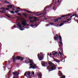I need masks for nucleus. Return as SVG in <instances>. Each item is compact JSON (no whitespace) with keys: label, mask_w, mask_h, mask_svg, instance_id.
Here are the masks:
<instances>
[{"label":"nucleus","mask_w":78,"mask_h":78,"mask_svg":"<svg viewBox=\"0 0 78 78\" xmlns=\"http://www.w3.org/2000/svg\"><path fill=\"white\" fill-rule=\"evenodd\" d=\"M54 2L55 0H53L51 4H50L49 5H48L46 7H45L44 9V11H43V13H40L39 14H37L36 15V16H41V15H42L43 14H44L43 16H44V15H45V14L47 13V12H46V9H50L51 8V6H52V5H53V3H54Z\"/></svg>","instance_id":"nucleus-1"},{"label":"nucleus","mask_w":78,"mask_h":78,"mask_svg":"<svg viewBox=\"0 0 78 78\" xmlns=\"http://www.w3.org/2000/svg\"><path fill=\"white\" fill-rule=\"evenodd\" d=\"M47 70H48L49 72L52 71L56 69V66L55 65H54L51 67L50 66H48L47 67Z\"/></svg>","instance_id":"nucleus-2"},{"label":"nucleus","mask_w":78,"mask_h":78,"mask_svg":"<svg viewBox=\"0 0 78 78\" xmlns=\"http://www.w3.org/2000/svg\"><path fill=\"white\" fill-rule=\"evenodd\" d=\"M72 15V14L71 13L70 14H66V15H62L61 16V17H58L57 18V19H56L55 21L54 22H58V20H61V19H62V18H64V17H66L67 16H70Z\"/></svg>","instance_id":"nucleus-3"},{"label":"nucleus","mask_w":78,"mask_h":78,"mask_svg":"<svg viewBox=\"0 0 78 78\" xmlns=\"http://www.w3.org/2000/svg\"><path fill=\"white\" fill-rule=\"evenodd\" d=\"M58 37L59 39V41H59V43L61 45H62V37L61 36V35H59V36H58L57 34H56L55 35V37H54V39L55 41H57L58 40Z\"/></svg>","instance_id":"nucleus-4"},{"label":"nucleus","mask_w":78,"mask_h":78,"mask_svg":"<svg viewBox=\"0 0 78 78\" xmlns=\"http://www.w3.org/2000/svg\"><path fill=\"white\" fill-rule=\"evenodd\" d=\"M28 59L29 61L27 60H26L24 61V62L26 63H30V66H33V64H34V62H33V60L32 59H30L29 58H28Z\"/></svg>","instance_id":"nucleus-5"},{"label":"nucleus","mask_w":78,"mask_h":78,"mask_svg":"<svg viewBox=\"0 0 78 78\" xmlns=\"http://www.w3.org/2000/svg\"><path fill=\"white\" fill-rule=\"evenodd\" d=\"M38 58L40 61H42L44 59V56L42 55L39 54L38 53L37 54Z\"/></svg>","instance_id":"nucleus-6"},{"label":"nucleus","mask_w":78,"mask_h":78,"mask_svg":"<svg viewBox=\"0 0 78 78\" xmlns=\"http://www.w3.org/2000/svg\"><path fill=\"white\" fill-rule=\"evenodd\" d=\"M16 25H17L18 27H20V30H21V31L23 30V29H21L23 27H21L22 25H21V24H20V23H18L16 24Z\"/></svg>","instance_id":"nucleus-7"},{"label":"nucleus","mask_w":78,"mask_h":78,"mask_svg":"<svg viewBox=\"0 0 78 78\" xmlns=\"http://www.w3.org/2000/svg\"><path fill=\"white\" fill-rule=\"evenodd\" d=\"M30 26L31 27H37V26H38V25H37V24L35 23L34 25L30 24ZM36 27H35V28H36Z\"/></svg>","instance_id":"nucleus-8"},{"label":"nucleus","mask_w":78,"mask_h":78,"mask_svg":"<svg viewBox=\"0 0 78 78\" xmlns=\"http://www.w3.org/2000/svg\"><path fill=\"white\" fill-rule=\"evenodd\" d=\"M22 24L23 25V27H25V25H27V22L26 21H23V22H22Z\"/></svg>","instance_id":"nucleus-9"},{"label":"nucleus","mask_w":78,"mask_h":78,"mask_svg":"<svg viewBox=\"0 0 78 78\" xmlns=\"http://www.w3.org/2000/svg\"><path fill=\"white\" fill-rule=\"evenodd\" d=\"M25 11L26 13H29V14H33V12L27 10H25Z\"/></svg>","instance_id":"nucleus-10"},{"label":"nucleus","mask_w":78,"mask_h":78,"mask_svg":"<svg viewBox=\"0 0 78 78\" xmlns=\"http://www.w3.org/2000/svg\"><path fill=\"white\" fill-rule=\"evenodd\" d=\"M58 52H56L55 51H53L52 52V54L53 56H55L56 55H58Z\"/></svg>","instance_id":"nucleus-11"},{"label":"nucleus","mask_w":78,"mask_h":78,"mask_svg":"<svg viewBox=\"0 0 78 78\" xmlns=\"http://www.w3.org/2000/svg\"><path fill=\"white\" fill-rule=\"evenodd\" d=\"M58 76H62V73L60 71H59L58 73Z\"/></svg>","instance_id":"nucleus-12"},{"label":"nucleus","mask_w":78,"mask_h":78,"mask_svg":"<svg viewBox=\"0 0 78 78\" xmlns=\"http://www.w3.org/2000/svg\"><path fill=\"white\" fill-rule=\"evenodd\" d=\"M53 59L54 61H55V62H61V61L57 60V59H55V58H53Z\"/></svg>","instance_id":"nucleus-13"},{"label":"nucleus","mask_w":78,"mask_h":78,"mask_svg":"<svg viewBox=\"0 0 78 78\" xmlns=\"http://www.w3.org/2000/svg\"><path fill=\"white\" fill-rule=\"evenodd\" d=\"M13 5L11 4H10L9 5H8L7 6V8H12Z\"/></svg>","instance_id":"nucleus-14"},{"label":"nucleus","mask_w":78,"mask_h":78,"mask_svg":"<svg viewBox=\"0 0 78 78\" xmlns=\"http://www.w3.org/2000/svg\"><path fill=\"white\" fill-rule=\"evenodd\" d=\"M16 59H17L18 60H20L21 58V57L19 56H17L15 57Z\"/></svg>","instance_id":"nucleus-15"},{"label":"nucleus","mask_w":78,"mask_h":78,"mask_svg":"<svg viewBox=\"0 0 78 78\" xmlns=\"http://www.w3.org/2000/svg\"><path fill=\"white\" fill-rule=\"evenodd\" d=\"M13 75H15V76H17L18 75V73L17 72H13Z\"/></svg>","instance_id":"nucleus-16"},{"label":"nucleus","mask_w":78,"mask_h":78,"mask_svg":"<svg viewBox=\"0 0 78 78\" xmlns=\"http://www.w3.org/2000/svg\"><path fill=\"white\" fill-rule=\"evenodd\" d=\"M12 59L13 60V62H15V61H16V59H15V55H14L12 57Z\"/></svg>","instance_id":"nucleus-17"},{"label":"nucleus","mask_w":78,"mask_h":78,"mask_svg":"<svg viewBox=\"0 0 78 78\" xmlns=\"http://www.w3.org/2000/svg\"><path fill=\"white\" fill-rule=\"evenodd\" d=\"M1 12L2 13H5L6 12V9H2Z\"/></svg>","instance_id":"nucleus-18"},{"label":"nucleus","mask_w":78,"mask_h":78,"mask_svg":"<svg viewBox=\"0 0 78 78\" xmlns=\"http://www.w3.org/2000/svg\"><path fill=\"white\" fill-rule=\"evenodd\" d=\"M37 75L38 77H40V78H42V74L38 73Z\"/></svg>","instance_id":"nucleus-19"},{"label":"nucleus","mask_w":78,"mask_h":78,"mask_svg":"<svg viewBox=\"0 0 78 78\" xmlns=\"http://www.w3.org/2000/svg\"><path fill=\"white\" fill-rule=\"evenodd\" d=\"M46 63H47V62H43L41 63L42 66H45V65H46Z\"/></svg>","instance_id":"nucleus-20"},{"label":"nucleus","mask_w":78,"mask_h":78,"mask_svg":"<svg viewBox=\"0 0 78 78\" xmlns=\"http://www.w3.org/2000/svg\"><path fill=\"white\" fill-rule=\"evenodd\" d=\"M27 73L29 76H30V74H31V72H30V71H28Z\"/></svg>","instance_id":"nucleus-21"},{"label":"nucleus","mask_w":78,"mask_h":78,"mask_svg":"<svg viewBox=\"0 0 78 78\" xmlns=\"http://www.w3.org/2000/svg\"><path fill=\"white\" fill-rule=\"evenodd\" d=\"M23 15H24V16H25V17H27V14L25 13H24L23 14Z\"/></svg>","instance_id":"nucleus-22"},{"label":"nucleus","mask_w":78,"mask_h":78,"mask_svg":"<svg viewBox=\"0 0 78 78\" xmlns=\"http://www.w3.org/2000/svg\"><path fill=\"white\" fill-rule=\"evenodd\" d=\"M48 63L50 66H52V65L54 64V63L51 62H49Z\"/></svg>","instance_id":"nucleus-23"},{"label":"nucleus","mask_w":78,"mask_h":78,"mask_svg":"<svg viewBox=\"0 0 78 78\" xmlns=\"http://www.w3.org/2000/svg\"><path fill=\"white\" fill-rule=\"evenodd\" d=\"M4 2L5 3H8V4H11V3L9 2H8V1H4Z\"/></svg>","instance_id":"nucleus-24"},{"label":"nucleus","mask_w":78,"mask_h":78,"mask_svg":"<svg viewBox=\"0 0 78 78\" xmlns=\"http://www.w3.org/2000/svg\"><path fill=\"white\" fill-rule=\"evenodd\" d=\"M9 12H10V13H11V14H14V12L13 11H11L10 10H9Z\"/></svg>","instance_id":"nucleus-25"},{"label":"nucleus","mask_w":78,"mask_h":78,"mask_svg":"<svg viewBox=\"0 0 78 78\" xmlns=\"http://www.w3.org/2000/svg\"><path fill=\"white\" fill-rule=\"evenodd\" d=\"M16 26V25H14L13 26V27H12V29H14L15 28H18V27H17Z\"/></svg>","instance_id":"nucleus-26"},{"label":"nucleus","mask_w":78,"mask_h":78,"mask_svg":"<svg viewBox=\"0 0 78 78\" xmlns=\"http://www.w3.org/2000/svg\"><path fill=\"white\" fill-rule=\"evenodd\" d=\"M5 15L6 16H7L9 18H11V17L10 16H9L7 14H5Z\"/></svg>","instance_id":"nucleus-27"},{"label":"nucleus","mask_w":78,"mask_h":78,"mask_svg":"<svg viewBox=\"0 0 78 78\" xmlns=\"http://www.w3.org/2000/svg\"><path fill=\"white\" fill-rule=\"evenodd\" d=\"M66 78V76H62L60 77V78Z\"/></svg>","instance_id":"nucleus-28"},{"label":"nucleus","mask_w":78,"mask_h":78,"mask_svg":"<svg viewBox=\"0 0 78 78\" xmlns=\"http://www.w3.org/2000/svg\"><path fill=\"white\" fill-rule=\"evenodd\" d=\"M32 66L33 67H32V68L33 69H35V68L36 67V66H35V65L34 66L33 65L32 66Z\"/></svg>","instance_id":"nucleus-29"},{"label":"nucleus","mask_w":78,"mask_h":78,"mask_svg":"<svg viewBox=\"0 0 78 78\" xmlns=\"http://www.w3.org/2000/svg\"><path fill=\"white\" fill-rule=\"evenodd\" d=\"M33 17H34V19L37 20V18L36 17L34 16Z\"/></svg>","instance_id":"nucleus-30"},{"label":"nucleus","mask_w":78,"mask_h":78,"mask_svg":"<svg viewBox=\"0 0 78 78\" xmlns=\"http://www.w3.org/2000/svg\"><path fill=\"white\" fill-rule=\"evenodd\" d=\"M17 9H20V10L21 11H22V9H20V7H17Z\"/></svg>","instance_id":"nucleus-31"},{"label":"nucleus","mask_w":78,"mask_h":78,"mask_svg":"<svg viewBox=\"0 0 78 78\" xmlns=\"http://www.w3.org/2000/svg\"><path fill=\"white\" fill-rule=\"evenodd\" d=\"M31 74H32V75H34V72H32L31 73Z\"/></svg>","instance_id":"nucleus-32"},{"label":"nucleus","mask_w":78,"mask_h":78,"mask_svg":"<svg viewBox=\"0 0 78 78\" xmlns=\"http://www.w3.org/2000/svg\"><path fill=\"white\" fill-rule=\"evenodd\" d=\"M21 59V61H22L23 60V58L21 57V58L20 59Z\"/></svg>","instance_id":"nucleus-33"},{"label":"nucleus","mask_w":78,"mask_h":78,"mask_svg":"<svg viewBox=\"0 0 78 78\" xmlns=\"http://www.w3.org/2000/svg\"><path fill=\"white\" fill-rule=\"evenodd\" d=\"M29 19H33V17L29 16Z\"/></svg>","instance_id":"nucleus-34"},{"label":"nucleus","mask_w":78,"mask_h":78,"mask_svg":"<svg viewBox=\"0 0 78 78\" xmlns=\"http://www.w3.org/2000/svg\"><path fill=\"white\" fill-rule=\"evenodd\" d=\"M27 74V72H26L24 74V76H26Z\"/></svg>","instance_id":"nucleus-35"},{"label":"nucleus","mask_w":78,"mask_h":78,"mask_svg":"<svg viewBox=\"0 0 78 78\" xmlns=\"http://www.w3.org/2000/svg\"><path fill=\"white\" fill-rule=\"evenodd\" d=\"M64 24V23H62L61 24H60L59 25L60 27H61V26H62Z\"/></svg>","instance_id":"nucleus-36"},{"label":"nucleus","mask_w":78,"mask_h":78,"mask_svg":"<svg viewBox=\"0 0 78 78\" xmlns=\"http://www.w3.org/2000/svg\"><path fill=\"white\" fill-rule=\"evenodd\" d=\"M67 20V22H69V21H70V18H69L67 20Z\"/></svg>","instance_id":"nucleus-37"},{"label":"nucleus","mask_w":78,"mask_h":78,"mask_svg":"<svg viewBox=\"0 0 78 78\" xmlns=\"http://www.w3.org/2000/svg\"><path fill=\"white\" fill-rule=\"evenodd\" d=\"M62 22H63L64 23H66V22H67V21L65 20H63Z\"/></svg>","instance_id":"nucleus-38"},{"label":"nucleus","mask_w":78,"mask_h":78,"mask_svg":"<svg viewBox=\"0 0 78 78\" xmlns=\"http://www.w3.org/2000/svg\"><path fill=\"white\" fill-rule=\"evenodd\" d=\"M30 22L31 23V22H34V21L33 20H31L30 21Z\"/></svg>","instance_id":"nucleus-39"},{"label":"nucleus","mask_w":78,"mask_h":78,"mask_svg":"<svg viewBox=\"0 0 78 78\" xmlns=\"http://www.w3.org/2000/svg\"><path fill=\"white\" fill-rule=\"evenodd\" d=\"M37 20H35V19H34V22H36Z\"/></svg>","instance_id":"nucleus-40"},{"label":"nucleus","mask_w":78,"mask_h":78,"mask_svg":"<svg viewBox=\"0 0 78 78\" xmlns=\"http://www.w3.org/2000/svg\"><path fill=\"white\" fill-rule=\"evenodd\" d=\"M17 14L19 16H21V15H22V14L21 13H18Z\"/></svg>","instance_id":"nucleus-41"},{"label":"nucleus","mask_w":78,"mask_h":78,"mask_svg":"<svg viewBox=\"0 0 78 78\" xmlns=\"http://www.w3.org/2000/svg\"><path fill=\"white\" fill-rule=\"evenodd\" d=\"M0 9H5V8L4 7H2L0 8Z\"/></svg>","instance_id":"nucleus-42"},{"label":"nucleus","mask_w":78,"mask_h":78,"mask_svg":"<svg viewBox=\"0 0 78 78\" xmlns=\"http://www.w3.org/2000/svg\"><path fill=\"white\" fill-rule=\"evenodd\" d=\"M14 12H15V13H18L19 12L17 11H16Z\"/></svg>","instance_id":"nucleus-43"},{"label":"nucleus","mask_w":78,"mask_h":78,"mask_svg":"<svg viewBox=\"0 0 78 78\" xmlns=\"http://www.w3.org/2000/svg\"><path fill=\"white\" fill-rule=\"evenodd\" d=\"M5 9L6 10H7L8 11H9V9L8 8H7Z\"/></svg>","instance_id":"nucleus-44"},{"label":"nucleus","mask_w":78,"mask_h":78,"mask_svg":"<svg viewBox=\"0 0 78 78\" xmlns=\"http://www.w3.org/2000/svg\"><path fill=\"white\" fill-rule=\"evenodd\" d=\"M59 54L60 55H62V53L61 52V51H59Z\"/></svg>","instance_id":"nucleus-45"},{"label":"nucleus","mask_w":78,"mask_h":78,"mask_svg":"<svg viewBox=\"0 0 78 78\" xmlns=\"http://www.w3.org/2000/svg\"><path fill=\"white\" fill-rule=\"evenodd\" d=\"M50 25H53L54 24V23H50Z\"/></svg>","instance_id":"nucleus-46"},{"label":"nucleus","mask_w":78,"mask_h":78,"mask_svg":"<svg viewBox=\"0 0 78 78\" xmlns=\"http://www.w3.org/2000/svg\"><path fill=\"white\" fill-rule=\"evenodd\" d=\"M59 47H60V49H61V45H59Z\"/></svg>","instance_id":"nucleus-47"},{"label":"nucleus","mask_w":78,"mask_h":78,"mask_svg":"<svg viewBox=\"0 0 78 78\" xmlns=\"http://www.w3.org/2000/svg\"><path fill=\"white\" fill-rule=\"evenodd\" d=\"M31 68H33V66H31L30 67V69H31Z\"/></svg>","instance_id":"nucleus-48"},{"label":"nucleus","mask_w":78,"mask_h":78,"mask_svg":"<svg viewBox=\"0 0 78 78\" xmlns=\"http://www.w3.org/2000/svg\"><path fill=\"white\" fill-rule=\"evenodd\" d=\"M73 16H76V15L75 14H73Z\"/></svg>","instance_id":"nucleus-49"},{"label":"nucleus","mask_w":78,"mask_h":78,"mask_svg":"<svg viewBox=\"0 0 78 78\" xmlns=\"http://www.w3.org/2000/svg\"><path fill=\"white\" fill-rule=\"evenodd\" d=\"M58 70H60V69H61V68H60V67H58Z\"/></svg>","instance_id":"nucleus-50"},{"label":"nucleus","mask_w":78,"mask_h":78,"mask_svg":"<svg viewBox=\"0 0 78 78\" xmlns=\"http://www.w3.org/2000/svg\"><path fill=\"white\" fill-rule=\"evenodd\" d=\"M73 15L71 16L70 17V19H71V17H73Z\"/></svg>","instance_id":"nucleus-51"},{"label":"nucleus","mask_w":78,"mask_h":78,"mask_svg":"<svg viewBox=\"0 0 78 78\" xmlns=\"http://www.w3.org/2000/svg\"><path fill=\"white\" fill-rule=\"evenodd\" d=\"M15 65H18V64H17V63H15Z\"/></svg>","instance_id":"nucleus-52"},{"label":"nucleus","mask_w":78,"mask_h":78,"mask_svg":"<svg viewBox=\"0 0 78 78\" xmlns=\"http://www.w3.org/2000/svg\"><path fill=\"white\" fill-rule=\"evenodd\" d=\"M13 78H16V76H13Z\"/></svg>","instance_id":"nucleus-53"},{"label":"nucleus","mask_w":78,"mask_h":78,"mask_svg":"<svg viewBox=\"0 0 78 78\" xmlns=\"http://www.w3.org/2000/svg\"><path fill=\"white\" fill-rule=\"evenodd\" d=\"M47 27H48V26H49V24H47Z\"/></svg>","instance_id":"nucleus-54"},{"label":"nucleus","mask_w":78,"mask_h":78,"mask_svg":"<svg viewBox=\"0 0 78 78\" xmlns=\"http://www.w3.org/2000/svg\"><path fill=\"white\" fill-rule=\"evenodd\" d=\"M8 62H9V64L10 63V62L9 61V60L8 61Z\"/></svg>","instance_id":"nucleus-55"},{"label":"nucleus","mask_w":78,"mask_h":78,"mask_svg":"<svg viewBox=\"0 0 78 78\" xmlns=\"http://www.w3.org/2000/svg\"><path fill=\"white\" fill-rule=\"evenodd\" d=\"M58 3H59V0H58Z\"/></svg>","instance_id":"nucleus-56"},{"label":"nucleus","mask_w":78,"mask_h":78,"mask_svg":"<svg viewBox=\"0 0 78 78\" xmlns=\"http://www.w3.org/2000/svg\"><path fill=\"white\" fill-rule=\"evenodd\" d=\"M50 56H51V55H52V54H51V53H50Z\"/></svg>","instance_id":"nucleus-57"},{"label":"nucleus","mask_w":78,"mask_h":78,"mask_svg":"<svg viewBox=\"0 0 78 78\" xmlns=\"http://www.w3.org/2000/svg\"><path fill=\"white\" fill-rule=\"evenodd\" d=\"M17 11H18V12H19V11H20V10H17Z\"/></svg>","instance_id":"nucleus-58"},{"label":"nucleus","mask_w":78,"mask_h":78,"mask_svg":"<svg viewBox=\"0 0 78 78\" xmlns=\"http://www.w3.org/2000/svg\"><path fill=\"white\" fill-rule=\"evenodd\" d=\"M74 20H75V18H74Z\"/></svg>","instance_id":"nucleus-59"},{"label":"nucleus","mask_w":78,"mask_h":78,"mask_svg":"<svg viewBox=\"0 0 78 78\" xmlns=\"http://www.w3.org/2000/svg\"><path fill=\"white\" fill-rule=\"evenodd\" d=\"M1 46H2V44H0V47H1Z\"/></svg>","instance_id":"nucleus-60"},{"label":"nucleus","mask_w":78,"mask_h":78,"mask_svg":"<svg viewBox=\"0 0 78 78\" xmlns=\"http://www.w3.org/2000/svg\"><path fill=\"white\" fill-rule=\"evenodd\" d=\"M76 17H77V18H78V16H76Z\"/></svg>","instance_id":"nucleus-61"},{"label":"nucleus","mask_w":78,"mask_h":78,"mask_svg":"<svg viewBox=\"0 0 78 78\" xmlns=\"http://www.w3.org/2000/svg\"><path fill=\"white\" fill-rule=\"evenodd\" d=\"M13 11H16V10H15L14 9H13Z\"/></svg>","instance_id":"nucleus-62"},{"label":"nucleus","mask_w":78,"mask_h":78,"mask_svg":"<svg viewBox=\"0 0 78 78\" xmlns=\"http://www.w3.org/2000/svg\"><path fill=\"white\" fill-rule=\"evenodd\" d=\"M45 20H47V18H45Z\"/></svg>","instance_id":"nucleus-63"},{"label":"nucleus","mask_w":78,"mask_h":78,"mask_svg":"<svg viewBox=\"0 0 78 78\" xmlns=\"http://www.w3.org/2000/svg\"><path fill=\"white\" fill-rule=\"evenodd\" d=\"M13 9H14V8H12V9H13Z\"/></svg>","instance_id":"nucleus-64"}]
</instances>
